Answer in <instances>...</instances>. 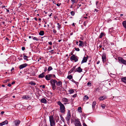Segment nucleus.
I'll return each mask as SVG.
<instances>
[{
    "instance_id": "1a4fd4ad",
    "label": "nucleus",
    "mask_w": 126,
    "mask_h": 126,
    "mask_svg": "<svg viewBox=\"0 0 126 126\" xmlns=\"http://www.w3.org/2000/svg\"><path fill=\"white\" fill-rule=\"evenodd\" d=\"M102 59L103 62V63H105L106 61V54L105 53H103L102 55Z\"/></svg>"
},
{
    "instance_id": "13d9d810",
    "label": "nucleus",
    "mask_w": 126,
    "mask_h": 126,
    "mask_svg": "<svg viewBox=\"0 0 126 126\" xmlns=\"http://www.w3.org/2000/svg\"><path fill=\"white\" fill-rule=\"evenodd\" d=\"M99 63H100V62H99V61H98V62H97V64H99Z\"/></svg>"
},
{
    "instance_id": "2eb2a0df",
    "label": "nucleus",
    "mask_w": 126,
    "mask_h": 126,
    "mask_svg": "<svg viewBox=\"0 0 126 126\" xmlns=\"http://www.w3.org/2000/svg\"><path fill=\"white\" fill-rule=\"evenodd\" d=\"M45 73L44 72H43L42 74L39 75L38 76V78H44L45 76L44 74Z\"/></svg>"
},
{
    "instance_id": "393cba45",
    "label": "nucleus",
    "mask_w": 126,
    "mask_h": 126,
    "mask_svg": "<svg viewBox=\"0 0 126 126\" xmlns=\"http://www.w3.org/2000/svg\"><path fill=\"white\" fill-rule=\"evenodd\" d=\"M44 32L43 31H40L39 33L40 35L42 36L44 34Z\"/></svg>"
},
{
    "instance_id": "603ef678",
    "label": "nucleus",
    "mask_w": 126,
    "mask_h": 126,
    "mask_svg": "<svg viewBox=\"0 0 126 126\" xmlns=\"http://www.w3.org/2000/svg\"><path fill=\"white\" fill-rule=\"evenodd\" d=\"M83 126H87L86 125L85 123H83Z\"/></svg>"
},
{
    "instance_id": "bf43d9fd",
    "label": "nucleus",
    "mask_w": 126,
    "mask_h": 126,
    "mask_svg": "<svg viewBox=\"0 0 126 126\" xmlns=\"http://www.w3.org/2000/svg\"><path fill=\"white\" fill-rule=\"evenodd\" d=\"M95 11H96V12H97L98 11V10L97 9H95Z\"/></svg>"
},
{
    "instance_id": "4d7b16f0",
    "label": "nucleus",
    "mask_w": 126,
    "mask_h": 126,
    "mask_svg": "<svg viewBox=\"0 0 126 126\" xmlns=\"http://www.w3.org/2000/svg\"><path fill=\"white\" fill-rule=\"evenodd\" d=\"M45 86L44 85H43L42 86V88H45Z\"/></svg>"
},
{
    "instance_id": "7c9ffc66",
    "label": "nucleus",
    "mask_w": 126,
    "mask_h": 126,
    "mask_svg": "<svg viewBox=\"0 0 126 126\" xmlns=\"http://www.w3.org/2000/svg\"><path fill=\"white\" fill-rule=\"evenodd\" d=\"M89 97L87 95H85L84 97V100H86L88 99Z\"/></svg>"
},
{
    "instance_id": "c03bdc74",
    "label": "nucleus",
    "mask_w": 126,
    "mask_h": 126,
    "mask_svg": "<svg viewBox=\"0 0 126 126\" xmlns=\"http://www.w3.org/2000/svg\"><path fill=\"white\" fill-rule=\"evenodd\" d=\"M25 48L24 47H22V50L23 51H24V50H25Z\"/></svg>"
},
{
    "instance_id": "412c9836",
    "label": "nucleus",
    "mask_w": 126,
    "mask_h": 126,
    "mask_svg": "<svg viewBox=\"0 0 126 126\" xmlns=\"http://www.w3.org/2000/svg\"><path fill=\"white\" fill-rule=\"evenodd\" d=\"M24 99H25L26 100L28 99L29 98V97L27 95H24L22 97Z\"/></svg>"
},
{
    "instance_id": "f03ea898",
    "label": "nucleus",
    "mask_w": 126,
    "mask_h": 126,
    "mask_svg": "<svg viewBox=\"0 0 126 126\" xmlns=\"http://www.w3.org/2000/svg\"><path fill=\"white\" fill-rule=\"evenodd\" d=\"M57 82V81L55 79H52L50 81V82L52 85V89L54 90L56 89V86L55 84Z\"/></svg>"
},
{
    "instance_id": "338daca9",
    "label": "nucleus",
    "mask_w": 126,
    "mask_h": 126,
    "mask_svg": "<svg viewBox=\"0 0 126 126\" xmlns=\"http://www.w3.org/2000/svg\"><path fill=\"white\" fill-rule=\"evenodd\" d=\"M102 47V46L101 45H100L99 46V47L100 48H101Z\"/></svg>"
},
{
    "instance_id": "f704fd0d",
    "label": "nucleus",
    "mask_w": 126,
    "mask_h": 126,
    "mask_svg": "<svg viewBox=\"0 0 126 126\" xmlns=\"http://www.w3.org/2000/svg\"><path fill=\"white\" fill-rule=\"evenodd\" d=\"M69 94H71L73 93L74 92V91L73 90H69Z\"/></svg>"
},
{
    "instance_id": "0eeeda50",
    "label": "nucleus",
    "mask_w": 126,
    "mask_h": 126,
    "mask_svg": "<svg viewBox=\"0 0 126 126\" xmlns=\"http://www.w3.org/2000/svg\"><path fill=\"white\" fill-rule=\"evenodd\" d=\"M118 60L121 63L126 65V61L121 57H118Z\"/></svg>"
},
{
    "instance_id": "c85d7f7f",
    "label": "nucleus",
    "mask_w": 126,
    "mask_h": 126,
    "mask_svg": "<svg viewBox=\"0 0 126 126\" xmlns=\"http://www.w3.org/2000/svg\"><path fill=\"white\" fill-rule=\"evenodd\" d=\"M78 110L79 112H81L82 111L81 110V107H78Z\"/></svg>"
},
{
    "instance_id": "c756f323",
    "label": "nucleus",
    "mask_w": 126,
    "mask_h": 126,
    "mask_svg": "<svg viewBox=\"0 0 126 126\" xmlns=\"http://www.w3.org/2000/svg\"><path fill=\"white\" fill-rule=\"evenodd\" d=\"M53 69V68L51 66H49L48 68V72L50 71Z\"/></svg>"
},
{
    "instance_id": "052dcab7",
    "label": "nucleus",
    "mask_w": 126,
    "mask_h": 126,
    "mask_svg": "<svg viewBox=\"0 0 126 126\" xmlns=\"http://www.w3.org/2000/svg\"><path fill=\"white\" fill-rule=\"evenodd\" d=\"M14 68L13 67L12 69L11 70V71H12V70H14Z\"/></svg>"
},
{
    "instance_id": "49530a36",
    "label": "nucleus",
    "mask_w": 126,
    "mask_h": 126,
    "mask_svg": "<svg viewBox=\"0 0 126 126\" xmlns=\"http://www.w3.org/2000/svg\"><path fill=\"white\" fill-rule=\"evenodd\" d=\"M61 4V3H58L56 4V5L58 6H60Z\"/></svg>"
},
{
    "instance_id": "774afa93",
    "label": "nucleus",
    "mask_w": 126,
    "mask_h": 126,
    "mask_svg": "<svg viewBox=\"0 0 126 126\" xmlns=\"http://www.w3.org/2000/svg\"><path fill=\"white\" fill-rule=\"evenodd\" d=\"M2 126V125L1 123H0V126Z\"/></svg>"
},
{
    "instance_id": "79ce46f5",
    "label": "nucleus",
    "mask_w": 126,
    "mask_h": 126,
    "mask_svg": "<svg viewBox=\"0 0 126 126\" xmlns=\"http://www.w3.org/2000/svg\"><path fill=\"white\" fill-rule=\"evenodd\" d=\"M60 117H61V120H62L63 121L64 118H63V117L61 115L60 116Z\"/></svg>"
},
{
    "instance_id": "de8ad7c7",
    "label": "nucleus",
    "mask_w": 126,
    "mask_h": 126,
    "mask_svg": "<svg viewBox=\"0 0 126 126\" xmlns=\"http://www.w3.org/2000/svg\"><path fill=\"white\" fill-rule=\"evenodd\" d=\"M76 94H75L74 95H73V97H76Z\"/></svg>"
},
{
    "instance_id": "a878e982",
    "label": "nucleus",
    "mask_w": 126,
    "mask_h": 126,
    "mask_svg": "<svg viewBox=\"0 0 126 126\" xmlns=\"http://www.w3.org/2000/svg\"><path fill=\"white\" fill-rule=\"evenodd\" d=\"M79 45V46H81L82 47H83L84 46L83 42H82L80 43Z\"/></svg>"
},
{
    "instance_id": "c9c22d12",
    "label": "nucleus",
    "mask_w": 126,
    "mask_h": 126,
    "mask_svg": "<svg viewBox=\"0 0 126 126\" xmlns=\"http://www.w3.org/2000/svg\"><path fill=\"white\" fill-rule=\"evenodd\" d=\"M71 15L72 16H74L75 14V12L74 11H72L70 12Z\"/></svg>"
},
{
    "instance_id": "cd10ccee",
    "label": "nucleus",
    "mask_w": 126,
    "mask_h": 126,
    "mask_svg": "<svg viewBox=\"0 0 126 126\" xmlns=\"http://www.w3.org/2000/svg\"><path fill=\"white\" fill-rule=\"evenodd\" d=\"M63 100L64 102H68V100L66 98H63Z\"/></svg>"
},
{
    "instance_id": "e433bc0d",
    "label": "nucleus",
    "mask_w": 126,
    "mask_h": 126,
    "mask_svg": "<svg viewBox=\"0 0 126 126\" xmlns=\"http://www.w3.org/2000/svg\"><path fill=\"white\" fill-rule=\"evenodd\" d=\"M33 39L34 40H36L37 41H38L39 39L37 38V37H34L33 38Z\"/></svg>"
},
{
    "instance_id": "e2e57ef3",
    "label": "nucleus",
    "mask_w": 126,
    "mask_h": 126,
    "mask_svg": "<svg viewBox=\"0 0 126 126\" xmlns=\"http://www.w3.org/2000/svg\"><path fill=\"white\" fill-rule=\"evenodd\" d=\"M7 11L8 12H9V10L8 9H7Z\"/></svg>"
},
{
    "instance_id": "6e6552de",
    "label": "nucleus",
    "mask_w": 126,
    "mask_h": 126,
    "mask_svg": "<svg viewBox=\"0 0 126 126\" xmlns=\"http://www.w3.org/2000/svg\"><path fill=\"white\" fill-rule=\"evenodd\" d=\"M71 117V113L70 111L68 110L67 116L66 118V120L68 121H69Z\"/></svg>"
},
{
    "instance_id": "3c124183",
    "label": "nucleus",
    "mask_w": 126,
    "mask_h": 126,
    "mask_svg": "<svg viewBox=\"0 0 126 126\" xmlns=\"http://www.w3.org/2000/svg\"><path fill=\"white\" fill-rule=\"evenodd\" d=\"M4 113V111H2L1 112V114L2 115V114H3Z\"/></svg>"
},
{
    "instance_id": "2f4dec72",
    "label": "nucleus",
    "mask_w": 126,
    "mask_h": 126,
    "mask_svg": "<svg viewBox=\"0 0 126 126\" xmlns=\"http://www.w3.org/2000/svg\"><path fill=\"white\" fill-rule=\"evenodd\" d=\"M104 34L103 33L101 32V33L100 34L99 36V38H101L103 36V35H104Z\"/></svg>"
},
{
    "instance_id": "20e7f679",
    "label": "nucleus",
    "mask_w": 126,
    "mask_h": 126,
    "mask_svg": "<svg viewBox=\"0 0 126 126\" xmlns=\"http://www.w3.org/2000/svg\"><path fill=\"white\" fill-rule=\"evenodd\" d=\"M20 123V121L18 120H16L12 123V126H18Z\"/></svg>"
},
{
    "instance_id": "37998d69",
    "label": "nucleus",
    "mask_w": 126,
    "mask_h": 126,
    "mask_svg": "<svg viewBox=\"0 0 126 126\" xmlns=\"http://www.w3.org/2000/svg\"><path fill=\"white\" fill-rule=\"evenodd\" d=\"M77 5H78V6H77L78 8H79V7H80L81 6V4H78Z\"/></svg>"
},
{
    "instance_id": "39448f33",
    "label": "nucleus",
    "mask_w": 126,
    "mask_h": 126,
    "mask_svg": "<svg viewBox=\"0 0 126 126\" xmlns=\"http://www.w3.org/2000/svg\"><path fill=\"white\" fill-rule=\"evenodd\" d=\"M79 57L74 54L72 55L70 58V60L72 61H74L76 62L78 61Z\"/></svg>"
},
{
    "instance_id": "a211bd4d",
    "label": "nucleus",
    "mask_w": 126,
    "mask_h": 126,
    "mask_svg": "<svg viewBox=\"0 0 126 126\" xmlns=\"http://www.w3.org/2000/svg\"><path fill=\"white\" fill-rule=\"evenodd\" d=\"M41 102L44 103H47V100L45 98H43L41 100Z\"/></svg>"
},
{
    "instance_id": "a18cd8bd",
    "label": "nucleus",
    "mask_w": 126,
    "mask_h": 126,
    "mask_svg": "<svg viewBox=\"0 0 126 126\" xmlns=\"http://www.w3.org/2000/svg\"><path fill=\"white\" fill-rule=\"evenodd\" d=\"M91 84V83L89 82H88L87 83V85H90Z\"/></svg>"
},
{
    "instance_id": "9d476101",
    "label": "nucleus",
    "mask_w": 126,
    "mask_h": 126,
    "mask_svg": "<svg viewBox=\"0 0 126 126\" xmlns=\"http://www.w3.org/2000/svg\"><path fill=\"white\" fill-rule=\"evenodd\" d=\"M82 69L80 66L78 68L75 69V72H78L79 73H80L82 72Z\"/></svg>"
},
{
    "instance_id": "4c0bfd02",
    "label": "nucleus",
    "mask_w": 126,
    "mask_h": 126,
    "mask_svg": "<svg viewBox=\"0 0 126 126\" xmlns=\"http://www.w3.org/2000/svg\"><path fill=\"white\" fill-rule=\"evenodd\" d=\"M57 24L58 25L57 28L58 30H59L61 28V26L59 23H58Z\"/></svg>"
},
{
    "instance_id": "aec40b11",
    "label": "nucleus",
    "mask_w": 126,
    "mask_h": 126,
    "mask_svg": "<svg viewBox=\"0 0 126 126\" xmlns=\"http://www.w3.org/2000/svg\"><path fill=\"white\" fill-rule=\"evenodd\" d=\"M121 80L124 83H126V77H124L121 79Z\"/></svg>"
},
{
    "instance_id": "4468645a",
    "label": "nucleus",
    "mask_w": 126,
    "mask_h": 126,
    "mask_svg": "<svg viewBox=\"0 0 126 126\" xmlns=\"http://www.w3.org/2000/svg\"><path fill=\"white\" fill-rule=\"evenodd\" d=\"M107 98V96H104L101 97H100L99 98V99L100 101H102Z\"/></svg>"
},
{
    "instance_id": "0e129e2a",
    "label": "nucleus",
    "mask_w": 126,
    "mask_h": 126,
    "mask_svg": "<svg viewBox=\"0 0 126 126\" xmlns=\"http://www.w3.org/2000/svg\"><path fill=\"white\" fill-rule=\"evenodd\" d=\"M44 71H47V68L46 67L45 68V69Z\"/></svg>"
},
{
    "instance_id": "7ed1b4c3",
    "label": "nucleus",
    "mask_w": 126,
    "mask_h": 126,
    "mask_svg": "<svg viewBox=\"0 0 126 126\" xmlns=\"http://www.w3.org/2000/svg\"><path fill=\"white\" fill-rule=\"evenodd\" d=\"M49 119L50 126H55V123L54 120L53 116H49Z\"/></svg>"
},
{
    "instance_id": "6ab92c4d",
    "label": "nucleus",
    "mask_w": 126,
    "mask_h": 126,
    "mask_svg": "<svg viewBox=\"0 0 126 126\" xmlns=\"http://www.w3.org/2000/svg\"><path fill=\"white\" fill-rule=\"evenodd\" d=\"M56 83V85L58 86H60L62 85V83L60 81H59L58 82H57Z\"/></svg>"
},
{
    "instance_id": "f8f14e48",
    "label": "nucleus",
    "mask_w": 126,
    "mask_h": 126,
    "mask_svg": "<svg viewBox=\"0 0 126 126\" xmlns=\"http://www.w3.org/2000/svg\"><path fill=\"white\" fill-rule=\"evenodd\" d=\"M55 77V75H54L49 74L48 75V80H50L52 78Z\"/></svg>"
},
{
    "instance_id": "4be33fe9",
    "label": "nucleus",
    "mask_w": 126,
    "mask_h": 126,
    "mask_svg": "<svg viewBox=\"0 0 126 126\" xmlns=\"http://www.w3.org/2000/svg\"><path fill=\"white\" fill-rule=\"evenodd\" d=\"M2 125H5V124H7L8 123V121L7 120H5V121L2 122L1 123Z\"/></svg>"
},
{
    "instance_id": "5701e85b",
    "label": "nucleus",
    "mask_w": 126,
    "mask_h": 126,
    "mask_svg": "<svg viewBox=\"0 0 126 126\" xmlns=\"http://www.w3.org/2000/svg\"><path fill=\"white\" fill-rule=\"evenodd\" d=\"M96 104V102L95 101H94L93 102L92 105V107L93 109L94 107Z\"/></svg>"
},
{
    "instance_id": "ddd939ff",
    "label": "nucleus",
    "mask_w": 126,
    "mask_h": 126,
    "mask_svg": "<svg viewBox=\"0 0 126 126\" xmlns=\"http://www.w3.org/2000/svg\"><path fill=\"white\" fill-rule=\"evenodd\" d=\"M88 57H84L83 59L82 60L81 62V63L82 64L83 63L86 62L87 60Z\"/></svg>"
},
{
    "instance_id": "9b49d317",
    "label": "nucleus",
    "mask_w": 126,
    "mask_h": 126,
    "mask_svg": "<svg viewBox=\"0 0 126 126\" xmlns=\"http://www.w3.org/2000/svg\"><path fill=\"white\" fill-rule=\"evenodd\" d=\"M28 65L26 63H24L23 64L19 66V68L20 69H21L25 67Z\"/></svg>"
},
{
    "instance_id": "f3484780",
    "label": "nucleus",
    "mask_w": 126,
    "mask_h": 126,
    "mask_svg": "<svg viewBox=\"0 0 126 126\" xmlns=\"http://www.w3.org/2000/svg\"><path fill=\"white\" fill-rule=\"evenodd\" d=\"M122 24L123 27L126 30V20L124 21L123 22Z\"/></svg>"
},
{
    "instance_id": "b1692460",
    "label": "nucleus",
    "mask_w": 126,
    "mask_h": 126,
    "mask_svg": "<svg viewBox=\"0 0 126 126\" xmlns=\"http://www.w3.org/2000/svg\"><path fill=\"white\" fill-rule=\"evenodd\" d=\"M29 84L31 85L32 86H33L35 85L36 84L35 83L32 82V81H31L29 83Z\"/></svg>"
},
{
    "instance_id": "8fccbe9b",
    "label": "nucleus",
    "mask_w": 126,
    "mask_h": 126,
    "mask_svg": "<svg viewBox=\"0 0 126 126\" xmlns=\"http://www.w3.org/2000/svg\"><path fill=\"white\" fill-rule=\"evenodd\" d=\"M53 32L54 33H56V31L55 30H53Z\"/></svg>"
},
{
    "instance_id": "09e8293b",
    "label": "nucleus",
    "mask_w": 126,
    "mask_h": 126,
    "mask_svg": "<svg viewBox=\"0 0 126 126\" xmlns=\"http://www.w3.org/2000/svg\"><path fill=\"white\" fill-rule=\"evenodd\" d=\"M8 86H9V87H11V84H8Z\"/></svg>"
},
{
    "instance_id": "5fc2aeb1",
    "label": "nucleus",
    "mask_w": 126,
    "mask_h": 126,
    "mask_svg": "<svg viewBox=\"0 0 126 126\" xmlns=\"http://www.w3.org/2000/svg\"><path fill=\"white\" fill-rule=\"evenodd\" d=\"M49 49H51L52 48V47L51 46H50V47L49 46Z\"/></svg>"
},
{
    "instance_id": "bb28decb",
    "label": "nucleus",
    "mask_w": 126,
    "mask_h": 126,
    "mask_svg": "<svg viewBox=\"0 0 126 126\" xmlns=\"http://www.w3.org/2000/svg\"><path fill=\"white\" fill-rule=\"evenodd\" d=\"M76 66H75L71 69V71L70 72V73H71L72 72H73L74 71H75V69L76 68Z\"/></svg>"
},
{
    "instance_id": "423d86ee",
    "label": "nucleus",
    "mask_w": 126,
    "mask_h": 126,
    "mask_svg": "<svg viewBox=\"0 0 126 126\" xmlns=\"http://www.w3.org/2000/svg\"><path fill=\"white\" fill-rule=\"evenodd\" d=\"M75 124L76 126H81L79 119L77 118L75 119Z\"/></svg>"
},
{
    "instance_id": "473e14b6",
    "label": "nucleus",
    "mask_w": 126,
    "mask_h": 126,
    "mask_svg": "<svg viewBox=\"0 0 126 126\" xmlns=\"http://www.w3.org/2000/svg\"><path fill=\"white\" fill-rule=\"evenodd\" d=\"M67 78L70 79L72 78V76L71 75H69L67 77Z\"/></svg>"
},
{
    "instance_id": "ea45409f",
    "label": "nucleus",
    "mask_w": 126,
    "mask_h": 126,
    "mask_svg": "<svg viewBox=\"0 0 126 126\" xmlns=\"http://www.w3.org/2000/svg\"><path fill=\"white\" fill-rule=\"evenodd\" d=\"M87 22H88V21H84V23L83 24L85 26H86V25L87 23Z\"/></svg>"
},
{
    "instance_id": "72a5a7b5",
    "label": "nucleus",
    "mask_w": 126,
    "mask_h": 126,
    "mask_svg": "<svg viewBox=\"0 0 126 126\" xmlns=\"http://www.w3.org/2000/svg\"><path fill=\"white\" fill-rule=\"evenodd\" d=\"M24 59V60H26L27 61H28V60L27 58H28V57L26 55H24L23 56Z\"/></svg>"
},
{
    "instance_id": "f257e3e1",
    "label": "nucleus",
    "mask_w": 126,
    "mask_h": 126,
    "mask_svg": "<svg viewBox=\"0 0 126 126\" xmlns=\"http://www.w3.org/2000/svg\"><path fill=\"white\" fill-rule=\"evenodd\" d=\"M58 104L60 106V110L63 113H64L65 111V108L64 105L61 102L59 101L57 102Z\"/></svg>"
},
{
    "instance_id": "680f3d73",
    "label": "nucleus",
    "mask_w": 126,
    "mask_h": 126,
    "mask_svg": "<svg viewBox=\"0 0 126 126\" xmlns=\"http://www.w3.org/2000/svg\"><path fill=\"white\" fill-rule=\"evenodd\" d=\"M34 19L36 20V21H37V19L36 18V17H35L34 18Z\"/></svg>"
},
{
    "instance_id": "a19ab883",
    "label": "nucleus",
    "mask_w": 126,
    "mask_h": 126,
    "mask_svg": "<svg viewBox=\"0 0 126 126\" xmlns=\"http://www.w3.org/2000/svg\"><path fill=\"white\" fill-rule=\"evenodd\" d=\"M75 49L77 51H79L80 50L78 48H75Z\"/></svg>"
},
{
    "instance_id": "864d4df0",
    "label": "nucleus",
    "mask_w": 126,
    "mask_h": 126,
    "mask_svg": "<svg viewBox=\"0 0 126 126\" xmlns=\"http://www.w3.org/2000/svg\"><path fill=\"white\" fill-rule=\"evenodd\" d=\"M15 83V82L14 81H13L11 83L12 84H13Z\"/></svg>"
},
{
    "instance_id": "dca6fc26",
    "label": "nucleus",
    "mask_w": 126,
    "mask_h": 126,
    "mask_svg": "<svg viewBox=\"0 0 126 126\" xmlns=\"http://www.w3.org/2000/svg\"><path fill=\"white\" fill-rule=\"evenodd\" d=\"M49 37H48V44L50 45H52V41H53V39L52 38H51V41H49Z\"/></svg>"
},
{
    "instance_id": "69168bd1",
    "label": "nucleus",
    "mask_w": 126,
    "mask_h": 126,
    "mask_svg": "<svg viewBox=\"0 0 126 126\" xmlns=\"http://www.w3.org/2000/svg\"><path fill=\"white\" fill-rule=\"evenodd\" d=\"M79 42H80V43H81L82 42H83V41H81V40H79Z\"/></svg>"
},
{
    "instance_id": "58836bf2",
    "label": "nucleus",
    "mask_w": 126,
    "mask_h": 126,
    "mask_svg": "<svg viewBox=\"0 0 126 126\" xmlns=\"http://www.w3.org/2000/svg\"><path fill=\"white\" fill-rule=\"evenodd\" d=\"M106 106L105 105L102 104L101 105V107L103 109H104L105 107Z\"/></svg>"
},
{
    "instance_id": "6e6d98bb",
    "label": "nucleus",
    "mask_w": 126,
    "mask_h": 126,
    "mask_svg": "<svg viewBox=\"0 0 126 126\" xmlns=\"http://www.w3.org/2000/svg\"><path fill=\"white\" fill-rule=\"evenodd\" d=\"M45 78L47 80V75H46L45 77Z\"/></svg>"
}]
</instances>
